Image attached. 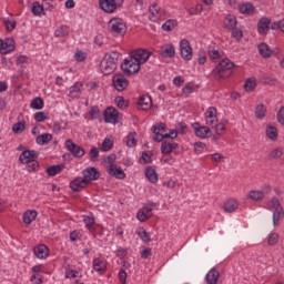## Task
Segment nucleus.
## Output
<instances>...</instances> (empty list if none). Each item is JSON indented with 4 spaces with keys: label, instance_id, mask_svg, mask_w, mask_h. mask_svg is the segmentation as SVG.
I'll return each instance as SVG.
<instances>
[{
    "label": "nucleus",
    "instance_id": "obj_1",
    "mask_svg": "<svg viewBox=\"0 0 284 284\" xmlns=\"http://www.w3.org/2000/svg\"><path fill=\"white\" fill-rule=\"evenodd\" d=\"M116 61H119V52L106 53L100 62V70L102 74H112V72L116 70Z\"/></svg>",
    "mask_w": 284,
    "mask_h": 284
},
{
    "label": "nucleus",
    "instance_id": "obj_2",
    "mask_svg": "<svg viewBox=\"0 0 284 284\" xmlns=\"http://www.w3.org/2000/svg\"><path fill=\"white\" fill-rule=\"evenodd\" d=\"M234 68V62L230 59L222 60L212 71L215 79H227L232 74V69Z\"/></svg>",
    "mask_w": 284,
    "mask_h": 284
},
{
    "label": "nucleus",
    "instance_id": "obj_3",
    "mask_svg": "<svg viewBox=\"0 0 284 284\" xmlns=\"http://www.w3.org/2000/svg\"><path fill=\"white\" fill-rule=\"evenodd\" d=\"M108 29L111 34H115L116 37H123L128 32L125 21L121 18H112L108 23Z\"/></svg>",
    "mask_w": 284,
    "mask_h": 284
},
{
    "label": "nucleus",
    "instance_id": "obj_4",
    "mask_svg": "<svg viewBox=\"0 0 284 284\" xmlns=\"http://www.w3.org/2000/svg\"><path fill=\"white\" fill-rule=\"evenodd\" d=\"M121 68L125 74H139V71L141 70V64L136 62V60L130 53L129 57L124 59Z\"/></svg>",
    "mask_w": 284,
    "mask_h": 284
},
{
    "label": "nucleus",
    "instance_id": "obj_5",
    "mask_svg": "<svg viewBox=\"0 0 284 284\" xmlns=\"http://www.w3.org/2000/svg\"><path fill=\"white\" fill-rule=\"evenodd\" d=\"M272 193V186L270 184H264L261 190H251L247 194V199L254 201L255 203H261L267 196V194Z\"/></svg>",
    "mask_w": 284,
    "mask_h": 284
},
{
    "label": "nucleus",
    "instance_id": "obj_6",
    "mask_svg": "<svg viewBox=\"0 0 284 284\" xmlns=\"http://www.w3.org/2000/svg\"><path fill=\"white\" fill-rule=\"evenodd\" d=\"M112 85L118 92H125L128 85H130V80L125 78L122 73H116L112 78Z\"/></svg>",
    "mask_w": 284,
    "mask_h": 284
},
{
    "label": "nucleus",
    "instance_id": "obj_7",
    "mask_svg": "<svg viewBox=\"0 0 284 284\" xmlns=\"http://www.w3.org/2000/svg\"><path fill=\"white\" fill-rule=\"evenodd\" d=\"M64 148L75 159H83V156H85V150L83 148H81L80 145H78L77 143H74V141H72L70 139L64 142Z\"/></svg>",
    "mask_w": 284,
    "mask_h": 284
},
{
    "label": "nucleus",
    "instance_id": "obj_8",
    "mask_svg": "<svg viewBox=\"0 0 284 284\" xmlns=\"http://www.w3.org/2000/svg\"><path fill=\"white\" fill-rule=\"evenodd\" d=\"M180 54L184 61H192V58L194 57V52L187 39H182L180 41Z\"/></svg>",
    "mask_w": 284,
    "mask_h": 284
},
{
    "label": "nucleus",
    "instance_id": "obj_9",
    "mask_svg": "<svg viewBox=\"0 0 284 284\" xmlns=\"http://www.w3.org/2000/svg\"><path fill=\"white\" fill-rule=\"evenodd\" d=\"M136 60L140 65L148 63L152 57V52L146 49H136L130 53Z\"/></svg>",
    "mask_w": 284,
    "mask_h": 284
},
{
    "label": "nucleus",
    "instance_id": "obj_10",
    "mask_svg": "<svg viewBox=\"0 0 284 284\" xmlns=\"http://www.w3.org/2000/svg\"><path fill=\"white\" fill-rule=\"evenodd\" d=\"M192 128L194 130V134L195 136H197V139H210V136H212V130L205 125L201 126V123L199 122H194L192 124Z\"/></svg>",
    "mask_w": 284,
    "mask_h": 284
},
{
    "label": "nucleus",
    "instance_id": "obj_11",
    "mask_svg": "<svg viewBox=\"0 0 284 284\" xmlns=\"http://www.w3.org/2000/svg\"><path fill=\"white\" fill-rule=\"evenodd\" d=\"M165 17V10L161 9L159 4L154 3L149 8V19L156 23L158 21H161Z\"/></svg>",
    "mask_w": 284,
    "mask_h": 284
},
{
    "label": "nucleus",
    "instance_id": "obj_12",
    "mask_svg": "<svg viewBox=\"0 0 284 284\" xmlns=\"http://www.w3.org/2000/svg\"><path fill=\"white\" fill-rule=\"evenodd\" d=\"M219 111L214 106H210L206 112L204 113L205 116V124L209 125V128H212V125H215L219 123Z\"/></svg>",
    "mask_w": 284,
    "mask_h": 284
},
{
    "label": "nucleus",
    "instance_id": "obj_13",
    "mask_svg": "<svg viewBox=\"0 0 284 284\" xmlns=\"http://www.w3.org/2000/svg\"><path fill=\"white\" fill-rule=\"evenodd\" d=\"M159 54L162 59H174L176 57V49L172 43H165L160 47Z\"/></svg>",
    "mask_w": 284,
    "mask_h": 284
},
{
    "label": "nucleus",
    "instance_id": "obj_14",
    "mask_svg": "<svg viewBox=\"0 0 284 284\" xmlns=\"http://www.w3.org/2000/svg\"><path fill=\"white\" fill-rule=\"evenodd\" d=\"M39 156V153L34 150H24L20 156H19V161L20 163H22L23 165L28 164V163H34L36 159Z\"/></svg>",
    "mask_w": 284,
    "mask_h": 284
},
{
    "label": "nucleus",
    "instance_id": "obj_15",
    "mask_svg": "<svg viewBox=\"0 0 284 284\" xmlns=\"http://www.w3.org/2000/svg\"><path fill=\"white\" fill-rule=\"evenodd\" d=\"M270 26H272V18L262 17L257 22V32L262 37H265L270 32Z\"/></svg>",
    "mask_w": 284,
    "mask_h": 284
},
{
    "label": "nucleus",
    "instance_id": "obj_16",
    "mask_svg": "<svg viewBox=\"0 0 284 284\" xmlns=\"http://www.w3.org/2000/svg\"><path fill=\"white\" fill-rule=\"evenodd\" d=\"M82 174V179L87 182V184L91 183V181L99 180V176H101V173H99L95 168H87Z\"/></svg>",
    "mask_w": 284,
    "mask_h": 284
},
{
    "label": "nucleus",
    "instance_id": "obj_17",
    "mask_svg": "<svg viewBox=\"0 0 284 284\" xmlns=\"http://www.w3.org/2000/svg\"><path fill=\"white\" fill-rule=\"evenodd\" d=\"M119 120V111L115 108L109 106L104 110L105 123H116Z\"/></svg>",
    "mask_w": 284,
    "mask_h": 284
},
{
    "label": "nucleus",
    "instance_id": "obj_18",
    "mask_svg": "<svg viewBox=\"0 0 284 284\" xmlns=\"http://www.w3.org/2000/svg\"><path fill=\"white\" fill-rule=\"evenodd\" d=\"M99 7L103 12H106V14H114V12H116L114 0H99Z\"/></svg>",
    "mask_w": 284,
    "mask_h": 284
},
{
    "label": "nucleus",
    "instance_id": "obj_19",
    "mask_svg": "<svg viewBox=\"0 0 284 284\" xmlns=\"http://www.w3.org/2000/svg\"><path fill=\"white\" fill-rule=\"evenodd\" d=\"M106 172L110 176H114V179H120V180L125 179V172L119 165H115V164L109 165L106 169Z\"/></svg>",
    "mask_w": 284,
    "mask_h": 284
},
{
    "label": "nucleus",
    "instance_id": "obj_20",
    "mask_svg": "<svg viewBox=\"0 0 284 284\" xmlns=\"http://www.w3.org/2000/svg\"><path fill=\"white\" fill-rule=\"evenodd\" d=\"M33 254L37 258H40V261H43L50 256V250L44 244H39L33 248Z\"/></svg>",
    "mask_w": 284,
    "mask_h": 284
},
{
    "label": "nucleus",
    "instance_id": "obj_21",
    "mask_svg": "<svg viewBox=\"0 0 284 284\" xmlns=\"http://www.w3.org/2000/svg\"><path fill=\"white\" fill-rule=\"evenodd\" d=\"M152 216V205H146L138 211L136 219L140 223H145Z\"/></svg>",
    "mask_w": 284,
    "mask_h": 284
},
{
    "label": "nucleus",
    "instance_id": "obj_22",
    "mask_svg": "<svg viewBox=\"0 0 284 284\" xmlns=\"http://www.w3.org/2000/svg\"><path fill=\"white\" fill-rule=\"evenodd\" d=\"M43 271V266L36 265L32 267L33 274L30 276V281L33 284H41L43 283V277L41 276V272Z\"/></svg>",
    "mask_w": 284,
    "mask_h": 284
},
{
    "label": "nucleus",
    "instance_id": "obj_23",
    "mask_svg": "<svg viewBox=\"0 0 284 284\" xmlns=\"http://www.w3.org/2000/svg\"><path fill=\"white\" fill-rule=\"evenodd\" d=\"M72 192H81L84 187H88V182L83 178H75L70 183Z\"/></svg>",
    "mask_w": 284,
    "mask_h": 284
},
{
    "label": "nucleus",
    "instance_id": "obj_24",
    "mask_svg": "<svg viewBox=\"0 0 284 284\" xmlns=\"http://www.w3.org/2000/svg\"><path fill=\"white\" fill-rule=\"evenodd\" d=\"M14 50V39L7 38L1 40V54H10Z\"/></svg>",
    "mask_w": 284,
    "mask_h": 284
},
{
    "label": "nucleus",
    "instance_id": "obj_25",
    "mask_svg": "<svg viewBox=\"0 0 284 284\" xmlns=\"http://www.w3.org/2000/svg\"><path fill=\"white\" fill-rule=\"evenodd\" d=\"M108 268V262L103 257H97L93 260V270L94 272H99V274H103Z\"/></svg>",
    "mask_w": 284,
    "mask_h": 284
},
{
    "label": "nucleus",
    "instance_id": "obj_26",
    "mask_svg": "<svg viewBox=\"0 0 284 284\" xmlns=\"http://www.w3.org/2000/svg\"><path fill=\"white\" fill-rule=\"evenodd\" d=\"M81 92H83V83L75 82L69 89V98L70 99H79V97H81Z\"/></svg>",
    "mask_w": 284,
    "mask_h": 284
},
{
    "label": "nucleus",
    "instance_id": "obj_27",
    "mask_svg": "<svg viewBox=\"0 0 284 284\" xmlns=\"http://www.w3.org/2000/svg\"><path fill=\"white\" fill-rule=\"evenodd\" d=\"M37 216L39 213L34 210L26 211L22 215V221L24 225H32L34 221H37Z\"/></svg>",
    "mask_w": 284,
    "mask_h": 284
},
{
    "label": "nucleus",
    "instance_id": "obj_28",
    "mask_svg": "<svg viewBox=\"0 0 284 284\" xmlns=\"http://www.w3.org/2000/svg\"><path fill=\"white\" fill-rule=\"evenodd\" d=\"M83 223L85 224L87 230H89L91 234H94V232H97V227L94 226V214L90 213L89 215H83Z\"/></svg>",
    "mask_w": 284,
    "mask_h": 284
},
{
    "label": "nucleus",
    "instance_id": "obj_29",
    "mask_svg": "<svg viewBox=\"0 0 284 284\" xmlns=\"http://www.w3.org/2000/svg\"><path fill=\"white\" fill-rule=\"evenodd\" d=\"M138 105L140 110H150L152 108V97L150 94L141 95Z\"/></svg>",
    "mask_w": 284,
    "mask_h": 284
},
{
    "label": "nucleus",
    "instance_id": "obj_30",
    "mask_svg": "<svg viewBox=\"0 0 284 284\" xmlns=\"http://www.w3.org/2000/svg\"><path fill=\"white\" fill-rule=\"evenodd\" d=\"M255 10H256V8L254 7V4H252L250 2H244L239 6V12L241 14H246L247 17H252V14H254Z\"/></svg>",
    "mask_w": 284,
    "mask_h": 284
},
{
    "label": "nucleus",
    "instance_id": "obj_31",
    "mask_svg": "<svg viewBox=\"0 0 284 284\" xmlns=\"http://www.w3.org/2000/svg\"><path fill=\"white\" fill-rule=\"evenodd\" d=\"M220 276L221 274L219 273V271H216V268H211L205 275V281L209 284H216L219 283Z\"/></svg>",
    "mask_w": 284,
    "mask_h": 284
},
{
    "label": "nucleus",
    "instance_id": "obj_32",
    "mask_svg": "<svg viewBox=\"0 0 284 284\" xmlns=\"http://www.w3.org/2000/svg\"><path fill=\"white\" fill-rule=\"evenodd\" d=\"M257 50L263 59H270L272 57V49L265 42L260 43Z\"/></svg>",
    "mask_w": 284,
    "mask_h": 284
},
{
    "label": "nucleus",
    "instance_id": "obj_33",
    "mask_svg": "<svg viewBox=\"0 0 284 284\" xmlns=\"http://www.w3.org/2000/svg\"><path fill=\"white\" fill-rule=\"evenodd\" d=\"M266 207L267 210H273L274 212L283 210V205H281V201L276 196H273L271 200L266 202Z\"/></svg>",
    "mask_w": 284,
    "mask_h": 284
},
{
    "label": "nucleus",
    "instance_id": "obj_34",
    "mask_svg": "<svg viewBox=\"0 0 284 284\" xmlns=\"http://www.w3.org/2000/svg\"><path fill=\"white\" fill-rule=\"evenodd\" d=\"M145 176L150 183H159V173L153 168L149 166L145 169Z\"/></svg>",
    "mask_w": 284,
    "mask_h": 284
},
{
    "label": "nucleus",
    "instance_id": "obj_35",
    "mask_svg": "<svg viewBox=\"0 0 284 284\" xmlns=\"http://www.w3.org/2000/svg\"><path fill=\"white\" fill-rule=\"evenodd\" d=\"M179 144L176 142H162L161 152L162 154H171L173 150H176Z\"/></svg>",
    "mask_w": 284,
    "mask_h": 284
},
{
    "label": "nucleus",
    "instance_id": "obj_36",
    "mask_svg": "<svg viewBox=\"0 0 284 284\" xmlns=\"http://www.w3.org/2000/svg\"><path fill=\"white\" fill-rule=\"evenodd\" d=\"M239 210V201L231 199L224 203V212L232 213Z\"/></svg>",
    "mask_w": 284,
    "mask_h": 284
},
{
    "label": "nucleus",
    "instance_id": "obj_37",
    "mask_svg": "<svg viewBox=\"0 0 284 284\" xmlns=\"http://www.w3.org/2000/svg\"><path fill=\"white\" fill-rule=\"evenodd\" d=\"M236 23V16L229 14L224 18V28H226V30H234Z\"/></svg>",
    "mask_w": 284,
    "mask_h": 284
},
{
    "label": "nucleus",
    "instance_id": "obj_38",
    "mask_svg": "<svg viewBox=\"0 0 284 284\" xmlns=\"http://www.w3.org/2000/svg\"><path fill=\"white\" fill-rule=\"evenodd\" d=\"M209 57L211 61H214L216 63L223 57V52L214 47H210Z\"/></svg>",
    "mask_w": 284,
    "mask_h": 284
},
{
    "label": "nucleus",
    "instance_id": "obj_39",
    "mask_svg": "<svg viewBox=\"0 0 284 284\" xmlns=\"http://www.w3.org/2000/svg\"><path fill=\"white\" fill-rule=\"evenodd\" d=\"M63 170H65V165L63 164L52 165L47 169V174L49 176H57V174H60Z\"/></svg>",
    "mask_w": 284,
    "mask_h": 284
},
{
    "label": "nucleus",
    "instance_id": "obj_40",
    "mask_svg": "<svg viewBox=\"0 0 284 284\" xmlns=\"http://www.w3.org/2000/svg\"><path fill=\"white\" fill-rule=\"evenodd\" d=\"M265 134L271 141H276V139H278V130L275 126L267 125Z\"/></svg>",
    "mask_w": 284,
    "mask_h": 284
},
{
    "label": "nucleus",
    "instance_id": "obj_41",
    "mask_svg": "<svg viewBox=\"0 0 284 284\" xmlns=\"http://www.w3.org/2000/svg\"><path fill=\"white\" fill-rule=\"evenodd\" d=\"M52 141V134L43 133L36 139L38 145H48Z\"/></svg>",
    "mask_w": 284,
    "mask_h": 284
},
{
    "label": "nucleus",
    "instance_id": "obj_42",
    "mask_svg": "<svg viewBox=\"0 0 284 284\" xmlns=\"http://www.w3.org/2000/svg\"><path fill=\"white\" fill-rule=\"evenodd\" d=\"M135 234H138L139 239H141L143 243H150V241H152V239L150 237V234L143 227H139L135 231Z\"/></svg>",
    "mask_w": 284,
    "mask_h": 284
},
{
    "label": "nucleus",
    "instance_id": "obj_43",
    "mask_svg": "<svg viewBox=\"0 0 284 284\" xmlns=\"http://www.w3.org/2000/svg\"><path fill=\"white\" fill-rule=\"evenodd\" d=\"M176 26H179V22L174 19H170L162 24V30L164 32H172Z\"/></svg>",
    "mask_w": 284,
    "mask_h": 284
},
{
    "label": "nucleus",
    "instance_id": "obj_44",
    "mask_svg": "<svg viewBox=\"0 0 284 284\" xmlns=\"http://www.w3.org/2000/svg\"><path fill=\"white\" fill-rule=\"evenodd\" d=\"M45 102L41 99V97H37L31 101L30 108L31 110H43Z\"/></svg>",
    "mask_w": 284,
    "mask_h": 284
},
{
    "label": "nucleus",
    "instance_id": "obj_45",
    "mask_svg": "<svg viewBox=\"0 0 284 284\" xmlns=\"http://www.w3.org/2000/svg\"><path fill=\"white\" fill-rule=\"evenodd\" d=\"M266 114H267V108H265L264 104H258L255 108V116L256 119H260V121H262V119H265Z\"/></svg>",
    "mask_w": 284,
    "mask_h": 284
},
{
    "label": "nucleus",
    "instance_id": "obj_46",
    "mask_svg": "<svg viewBox=\"0 0 284 284\" xmlns=\"http://www.w3.org/2000/svg\"><path fill=\"white\" fill-rule=\"evenodd\" d=\"M272 219H273V225L276 227V225L281 223L282 219H284V210L280 209L277 211H274Z\"/></svg>",
    "mask_w": 284,
    "mask_h": 284
},
{
    "label": "nucleus",
    "instance_id": "obj_47",
    "mask_svg": "<svg viewBox=\"0 0 284 284\" xmlns=\"http://www.w3.org/2000/svg\"><path fill=\"white\" fill-rule=\"evenodd\" d=\"M211 128H213V130H215V133L217 134V136H223V134H225L227 128L225 126V123L216 122L215 125H211Z\"/></svg>",
    "mask_w": 284,
    "mask_h": 284
},
{
    "label": "nucleus",
    "instance_id": "obj_48",
    "mask_svg": "<svg viewBox=\"0 0 284 284\" xmlns=\"http://www.w3.org/2000/svg\"><path fill=\"white\" fill-rule=\"evenodd\" d=\"M33 17H41L43 14V4L33 2L31 8Z\"/></svg>",
    "mask_w": 284,
    "mask_h": 284
},
{
    "label": "nucleus",
    "instance_id": "obj_49",
    "mask_svg": "<svg viewBox=\"0 0 284 284\" xmlns=\"http://www.w3.org/2000/svg\"><path fill=\"white\" fill-rule=\"evenodd\" d=\"M139 140H136V132L129 133L126 136V146L128 148H136V143Z\"/></svg>",
    "mask_w": 284,
    "mask_h": 284
},
{
    "label": "nucleus",
    "instance_id": "obj_50",
    "mask_svg": "<svg viewBox=\"0 0 284 284\" xmlns=\"http://www.w3.org/2000/svg\"><path fill=\"white\" fill-rule=\"evenodd\" d=\"M282 156H283V149H281V148L273 149L268 154V159L271 161L281 159Z\"/></svg>",
    "mask_w": 284,
    "mask_h": 284
},
{
    "label": "nucleus",
    "instance_id": "obj_51",
    "mask_svg": "<svg viewBox=\"0 0 284 284\" xmlns=\"http://www.w3.org/2000/svg\"><path fill=\"white\" fill-rule=\"evenodd\" d=\"M199 85L194 83H187L183 89L182 92L183 94H193V92H197Z\"/></svg>",
    "mask_w": 284,
    "mask_h": 284
},
{
    "label": "nucleus",
    "instance_id": "obj_52",
    "mask_svg": "<svg viewBox=\"0 0 284 284\" xmlns=\"http://www.w3.org/2000/svg\"><path fill=\"white\" fill-rule=\"evenodd\" d=\"M256 88V79L255 78H250L245 83H244V89L246 92H252Z\"/></svg>",
    "mask_w": 284,
    "mask_h": 284
},
{
    "label": "nucleus",
    "instance_id": "obj_53",
    "mask_svg": "<svg viewBox=\"0 0 284 284\" xmlns=\"http://www.w3.org/2000/svg\"><path fill=\"white\" fill-rule=\"evenodd\" d=\"M276 243H278V233H270L267 235V245L272 247L276 245Z\"/></svg>",
    "mask_w": 284,
    "mask_h": 284
},
{
    "label": "nucleus",
    "instance_id": "obj_54",
    "mask_svg": "<svg viewBox=\"0 0 284 284\" xmlns=\"http://www.w3.org/2000/svg\"><path fill=\"white\" fill-rule=\"evenodd\" d=\"M203 12V4H196L195 8L187 9L190 17L201 14Z\"/></svg>",
    "mask_w": 284,
    "mask_h": 284
},
{
    "label": "nucleus",
    "instance_id": "obj_55",
    "mask_svg": "<svg viewBox=\"0 0 284 284\" xmlns=\"http://www.w3.org/2000/svg\"><path fill=\"white\" fill-rule=\"evenodd\" d=\"M23 130H26V122H18V123L13 124V126H12V132L14 134H21V132H23Z\"/></svg>",
    "mask_w": 284,
    "mask_h": 284
},
{
    "label": "nucleus",
    "instance_id": "obj_56",
    "mask_svg": "<svg viewBox=\"0 0 284 284\" xmlns=\"http://www.w3.org/2000/svg\"><path fill=\"white\" fill-rule=\"evenodd\" d=\"M112 145H113V142L112 140L110 139H104V141L102 142V152H110L112 150Z\"/></svg>",
    "mask_w": 284,
    "mask_h": 284
},
{
    "label": "nucleus",
    "instance_id": "obj_57",
    "mask_svg": "<svg viewBox=\"0 0 284 284\" xmlns=\"http://www.w3.org/2000/svg\"><path fill=\"white\" fill-rule=\"evenodd\" d=\"M34 121H37V123H43V121H48V114L43 111L37 112L34 114Z\"/></svg>",
    "mask_w": 284,
    "mask_h": 284
},
{
    "label": "nucleus",
    "instance_id": "obj_58",
    "mask_svg": "<svg viewBox=\"0 0 284 284\" xmlns=\"http://www.w3.org/2000/svg\"><path fill=\"white\" fill-rule=\"evenodd\" d=\"M69 29L68 27H60L54 31V37H68Z\"/></svg>",
    "mask_w": 284,
    "mask_h": 284
},
{
    "label": "nucleus",
    "instance_id": "obj_59",
    "mask_svg": "<svg viewBox=\"0 0 284 284\" xmlns=\"http://www.w3.org/2000/svg\"><path fill=\"white\" fill-rule=\"evenodd\" d=\"M232 30V38L236 39V41H241L243 39V31L239 28L231 29Z\"/></svg>",
    "mask_w": 284,
    "mask_h": 284
},
{
    "label": "nucleus",
    "instance_id": "obj_60",
    "mask_svg": "<svg viewBox=\"0 0 284 284\" xmlns=\"http://www.w3.org/2000/svg\"><path fill=\"white\" fill-rule=\"evenodd\" d=\"M114 102L120 110H125L128 108V104H125V100L123 99V97H116Z\"/></svg>",
    "mask_w": 284,
    "mask_h": 284
},
{
    "label": "nucleus",
    "instance_id": "obj_61",
    "mask_svg": "<svg viewBox=\"0 0 284 284\" xmlns=\"http://www.w3.org/2000/svg\"><path fill=\"white\" fill-rule=\"evenodd\" d=\"M89 114L91 119H97L99 114H101V110L99 109V106H91L89 109Z\"/></svg>",
    "mask_w": 284,
    "mask_h": 284
},
{
    "label": "nucleus",
    "instance_id": "obj_62",
    "mask_svg": "<svg viewBox=\"0 0 284 284\" xmlns=\"http://www.w3.org/2000/svg\"><path fill=\"white\" fill-rule=\"evenodd\" d=\"M205 150V143L203 142H196L194 144V152L197 154H203V151Z\"/></svg>",
    "mask_w": 284,
    "mask_h": 284
},
{
    "label": "nucleus",
    "instance_id": "obj_63",
    "mask_svg": "<svg viewBox=\"0 0 284 284\" xmlns=\"http://www.w3.org/2000/svg\"><path fill=\"white\" fill-rule=\"evenodd\" d=\"M89 156H90L91 161H97V159H99V149L92 148L89 152Z\"/></svg>",
    "mask_w": 284,
    "mask_h": 284
},
{
    "label": "nucleus",
    "instance_id": "obj_64",
    "mask_svg": "<svg viewBox=\"0 0 284 284\" xmlns=\"http://www.w3.org/2000/svg\"><path fill=\"white\" fill-rule=\"evenodd\" d=\"M277 121L281 125H284V106H282L277 112Z\"/></svg>",
    "mask_w": 284,
    "mask_h": 284
}]
</instances>
